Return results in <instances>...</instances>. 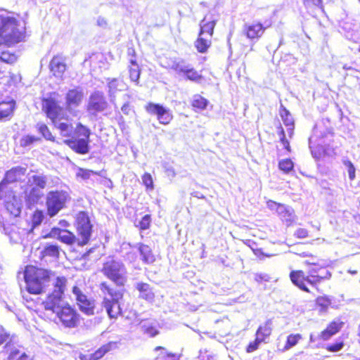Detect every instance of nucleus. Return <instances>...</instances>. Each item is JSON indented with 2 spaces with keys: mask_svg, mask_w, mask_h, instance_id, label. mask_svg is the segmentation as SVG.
Segmentation results:
<instances>
[{
  "mask_svg": "<svg viewBox=\"0 0 360 360\" xmlns=\"http://www.w3.org/2000/svg\"><path fill=\"white\" fill-rule=\"evenodd\" d=\"M84 100V93L79 86L69 89L66 91L64 106L59 100V94L52 91L41 98V110L62 136H69L66 132L72 130V124L68 113L76 115V108L82 104Z\"/></svg>",
  "mask_w": 360,
  "mask_h": 360,
  "instance_id": "f257e3e1",
  "label": "nucleus"
},
{
  "mask_svg": "<svg viewBox=\"0 0 360 360\" xmlns=\"http://www.w3.org/2000/svg\"><path fill=\"white\" fill-rule=\"evenodd\" d=\"M98 288L103 295L102 307L110 319H117L122 315L120 301L124 297V288L115 287L108 281H102Z\"/></svg>",
  "mask_w": 360,
  "mask_h": 360,
  "instance_id": "f03ea898",
  "label": "nucleus"
},
{
  "mask_svg": "<svg viewBox=\"0 0 360 360\" xmlns=\"http://www.w3.org/2000/svg\"><path fill=\"white\" fill-rule=\"evenodd\" d=\"M55 273L47 269L27 265L24 269L25 289L32 295H40L46 291Z\"/></svg>",
  "mask_w": 360,
  "mask_h": 360,
  "instance_id": "7ed1b4c3",
  "label": "nucleus"
},
{
  "mask_svg": "<svg viewBox=\"0 0 360 360\" xmlns=\"http://www.w3.org/2000/svg\"><path fill=\"white\" fill-rule=\"evenodd\" d=\"M291 282L299 289L310 292L307 285L315 286L331 277V273L326 266L319 264L308 271L307 274L302 270H292L289 274Z\"/></svg>",
  "mask_w": 360,
  "mask_h": 360,
  "instance_id": "20e7f679",
  "label": "nucleus"
},
{
  "mask_svg": "<svg viewBox=\"0 0 360 360\" xmlns=\"http://www.w3.org/2000/svg\"><path fill=\"white\" fill-rule=\"evenodd\" d=\"M0 46L11 47L22 41L25 32L19 29L18 21L15 18L0 15Z\"/></svg>",
  "mask_w": 360,
  "mask_h": 360,
  "instance_id": "39448f33",
  "label": "nucleus"
},
{
  "mask_svg": "<svg viewBox=\"0 0 360 360\" xmlns=\"http://www.w3.org/2000/svg\"><path fill=\"white\" fill-rule=\"evenodd\" d=\"M101 272L117 287H124L127 281L125 266L122 261L117 259L114 256L108 257L103 262Z\"/></svg>",
  "mask_w": 360,
  "mask_h": 360,
  "instance_id": "423d86ee",
  "label": "nucleus"
},
{
  "mask_svg": "<svg viewBox=\"0 0 360 360\" xmlns=\"http://www.w3.org/2000/svg\"><path fill=\"white\" fill-rule=\"evenodd\" d=\"M91 130L82 122H77L75 134L70 138L65 139L63 143L72 151L79 155H86L89 152Z\"/></svg>",
  "mask_w": 360,
  "mask_h": 360,
  "instance_id": "0eeeda50",
  "label": "nucleus"
},
{
  "mask_svg": "<svg viewBox=\"0 0 360 360\" xmlns=\"http://www.w3.org/2000/svg\"><path fill=\"white\" fill-rule=\"evenodd\" d=\"M75 228L79 236L77 245L84 246L87 245L91 237L93 225L86 212H79L75 217Z\"/></svg>",
  "mask_w": 360,
  "mask_h": 360,
  "instance_id": "6e6552de",
  "label": "nucleus"
},
{
  "mask_svg": "<svg viewBox=\"0 0 360 360\" xmlns=\"http://www.w3.org/2000/svg\"><path fill=\"white\" fill-rule=\"evenodd\" d=\"M56 315L58 319V323L65 328H76L80 323V314L73 306L68 303L60 307L56 311Z\"/></svg>",
  "mask_w": 360,
  "mask_h": 360,
  "instance_id": "1a4fd4ad",
  "label": "nucleus"
},
{
  "mask_svg": "<svg viewBox=\"0 0 360 360\" xmlns=\"http://www.w3.org/2000/svg\"><path fill=\"white\" fill-rule=\"evenodd\" d=\"M68 199V193L64 191H51L46 199V213L50 217L56 215L63 208Z\"/></svg>",
  "mask_w": 360,
  "mask_h": 360,
  "instance_id": "9d476101",
  "label": "nucleus"
},
{
  "mask_svg": "<svg viewBox=\"0 0 360 360\" xmlns=\"http://www.w3.org/2000/svg\"><path fill=\"white\" fill-rule=\"evenodd\" d=\"M184 63L185 61L183 59L179 61H175L171 68L176 74L184 77V79L200 83L204 79L202 75L193 67L185 66Z\"/></svg>",
  "mask_w": 360,
  "mask_h": 360,
  "instance_id": "9b49d317",
  "label": "nucleus"
},
{
  "mask_svg": "<svg viewBox=\"0 0 360 360\" xmlns=\"http://www.w3.org/2000/svg\"><path fill=\"white\" fill-rule=\"evenodd\" d=\"M144 108L148 114L155 115L159 123L161 124L168 125L174 118L170 110L160 103L149 102Z\"/></svg>",
  "mask_w": 360,
  "mask_h": 360,
  "instance_id": "f8f14e48",
  "label": "nucleus"
},
{
  "mask_svg": "<svg viewBox=\"0 0 360 360\" xmlns=\"http://www.w3.org/2000/svg\"><path fill=\"white\" fill-rule=\"evenodd\" d=\"M72 293L75 295L77 304L81 311L86 315H93L95 309V300L89 299L77 285L72 287Z\"/></svg>",
  "mask_w": 360,
  "mask_h": 360,
  "instance_id": "ddd939ff",
  "label": "nucleus"
},
{
  "mask_svg": "<svg viewBox=\"0 0 360 360\" xmlns=\"http://www.w3.org/2000/svg\"><path fill=\"white\" fill-rule=\"evenodd\" d=\"M108 102L105 99V95L101 91H94L92 93L89 98V102L86 105V110L94 115L98 112L104 111L108 108Z\"/></svg>",
  "mask_w": 360,
  "mask_h": 360,
  "instance_id": "4468645a",
  "label": "nucleus"
},
{
  "mask_svg": "<svg viewBox=\"0 0 360 360\" xmlns=\"http://www.w3.org/2000/svg\"><path fill=\"white\" fill-rule=\"evenodd\" d=\"M217 19L212 13L206 14L200 22L198 34L212 38Z\"/></svg>",
  "mask_w": 360,
  "mask_h": 360,
  "instance_id": "2eb2a0df",
  "label": "nucleus"
},
{
  "mask_svg": "<svg viewBox=\"0 0 360 360\" xmlns=\"http://www.w3.org/2000/svg\"><path fill=\"white\" fill-rule=\"evenodd\" d=\"M344 322L340 319L330 321L319 335L322 341L329 340L333 335L338 333L344 326Z\"/></svg>",
  "mask_w": 360,
  "mask_h": 360,
  "instance_id": "dca6fc26",
  "label": "nucleus"
},
{
  "mask_svg": "<svg viewBox=\"0 0 360 360\" xmlns=\"http://www.w3.org/2000/svg\"><path fill=\"white\" fill-rule=\"evenodd\" d=\"M270 26L271 23H269L266 26L260 22L247 24L244 26L243 33L250 40L258 39L262 36L266 27Z\"/></svg>",
  "mask_w": 360,
  "mask_h": 360,
  "instance_id": "f3484780",
  "label": "nucleus"
},
{
  "mask_svg": "<svg viewBox=\"0 0 360 360\" xmlns=\"http://www.w3.org/2000/svg\"><path fill=\"white\" fill-rule=\"evenodd\" d=\"M16 102L13 99L0 101V122L10 121L14 115Z\"/></svg>",
  "mask_w": 360,
  "mask_h": 360,
  "instance_id": "a211bd4d",
  "label": "nucleus"
},
{
  "mask_svg": "<svg viewBox=\"0 0 360 360\" xmlns=\"http://www.w3.org/2000/svg\"><path fill=\"white\" fill-rule=\"evenodd\" d=\"M322 136H311L309 139V148L311 149L313 156L316 158H320L327 153L326 147L321 145L319 142H321Z\"/></svg>",
  "mask_w": 360,
  "mask_h": 360,
  "instance_id": "6ab92c4d",
  "label": "nucleus"
},
{
  "mask_svg": "<svg viewBox=\"0 0 360 360\" xmlns=\"http://www.w3.org/2000/svg\"><path fill=\"white\" fill-rule=\"evenodd\" d=\"M26 174V168L16 167L6 172L4 181L7 183H15L24 181Z\"/></svg>",
  "mask_w": 360,
  "mask_h": 360,
  "instance_id": "aec40b11",
  "label": "nucleus"
},
{
  "mask_svg": "<svg viewBox=\"0 0 360 360\" xmlns=\"http://www.w3.org/2000/svg\"><path fill=\"white\" fill-rule=\"evenodd\" d=\"M63 297V296L51 292L42 302V305L46 310H50L53 312H56V309H58L60 307L59 304L62 301Z\"/></svg>",
  "mask_w": 360,
  "mask_h": 360,
  "instance_id": "412c9836",
  "label": "nucleus"
},
{
  "mask_svg": "<svg viewBox=\"0 0 360 360\" xmlns=\"http://www.w3.org/2000/svg\"><path fill=\"white\" fill-rule=\"evenodd\" d=\"M66 64L58 56H53L49 63V69L55 77H61L66 70Z\"/></svg>",
  "mask_w": 360,
  "mask_h": 360,
  "instance_id": "4be33fe9",
  "label": "nucleus"
},
{
  "mask_svg": "<svg viewBox=\"0 0 360 360\" xmlns=\"http://www.w3.org/2000/svg\"><path fill=\"white\" fill-rule=\"evenodd\" d=\"M138 250L141 255V259L144 264H150L155 261V256L149 245L143 243H139Z\"/></svg>",
  "mask_w": 360,
  "mask_h": 360,
  "instance_id": "5701e85b",
  "label": "nucleus"
},
{
  "mask_svg": "<svg viewBox=\"0 0 360 360\" xmlns=\"http://www.w3.org/2000/svg\"><path fill=\"white\" fill-rule=\"evenodd\" d=\"M279 115L283 122V124L288 127L289 136L291 137L293 134L295 128V122L292 116L290 113L289 110L283 105L280 107Z\"/></svg>",
  "mask_w": 360,
  "mask_h": 360,
  "instance_id": "b1692460",
  "label": "nucleus"
},
{
  "mask_svg": "<svg viewBox=\"0 0 360 360\" xmlns=\"http://www.w3.org/2000/svg\"><path fill=\"white\" fill-rule=\"evenodd\" d=\"M210 104L208 99L200 94H194L191 101V106L193 111L200 112L207 109Z\"/></svg>",
  "mask_w": 360,
  "mask_h": 360,
  "instance_id": "393cba45",
  "label": "nucleus"
},
{
  "mask_svg": "<svg viewBox=\"0 0 360 360\" xmlns=\"http://www.w3.org/2000/svg\"><path fill=\"white\" fill-rule=\"evenodd\" d=\"M271 333L272 322L271 320H267L258 327L255 333V337L262 342H264L266 339L270 337Z\"/></svg>",
  "mask_w": 360,
  "mask_h": 360,
  "instance_id": "a878e982",
  "label": "nucleus"
},
{
  "mask_svg": "<svg viewBox=\"0 0 360 360\" xmlns=\"http://www.w3.org/2000/svg\"><path fill=\"white\" fill-rule=\"evenodd\" d=\"M136 288L139 292V297L145 300L151 301L155 297V294L150 284L140 282L136 285Z\"/></svg>",
  "mask_w": 360,
  "mask_h": 360,
  "instance_id": "bb28decb",
  "label": "nucleus"
},
{
  "mask_svg": "<svg viewBox=\"0 0 360 360\" xmlns=\"http://www.w3.org/2000/svg\"><path fill=\"white\" fill-rule=\"evenodd\" d=\"M212 38L198 34L194 42L195 48L200 53H205L212 46Z\"/></svg>",
  "mask_w": 360,
  "mask_h": 360,
  "instance_id": "cd10ccee",
  "label": "nucleus"
},
{
  "mask_svg": "<svg viewBox=\"0 0 360 360\" xmlns=\"http://www.w3.org/2000/svg\"><path fill=\"white\" fill-rule=\"evenodd\" d=\"M5 207L8 214L12 217H18L21 212L20 202L14 195L5 202Z\"/></svg>",
  "mask_w": 360,
  "mask_h": 360,
  "instance_id": "c85d7f7f",
  "label": "nucleus"
},
{
  "mask_svg": "<svg viewBox=\"0 0 360 360\" xmlns=\"http://www.w3.org/2000/svg\"><path fill=\"white\" fill-rule=\"evenodd\" d=\"M60 248L56 244H48L41 251V259L49 257L57 259L59 258Z\"/></svg>",
  "mask_w": 360,
  "mask_h": 360,
  "instance_id": "c756f323",
  "label": "nucleus"
},
{
  "mask_svg": "<svg viewBox=\"0 0 360 360\" xmlns=\"http://www.w3.org/2000/svg\"><path fill=\"white\" fill-rule=\"evenodd\" d=\"M44 196L41 189L32 187L25 195V201L28 205L37 204Z\"/></svg>",
  "mask_w": 360,
  "mask_h": 360,
  "instance_id": "7c9ffc66",
  "label": "nucleus"
},
{
  "mask_svg": "<svg viewBox=\"0 0 360 360\" xmlns=\"http://www.w3.org/2000/svg\"><path fill=\"white\" fill-rule=\"evenodd\" d=\"M117 342H109L96 350L91 356V359L98 360L102 358L107 352L117 347Z\"/></svg>",
  "mask_w": 360,
  "mask_h": 360,
  "instance_id": "2f4dec72",
  "label": "nucleus"
},
{
  "mask_svg": "<svg viewBox=\"0 0 360 360\" xmlns=\"http://www.w3.org/2000/svg\"><path fill=\"white\" fill-rule=\"evenodd\" d=\"M67 283L68 279L66 277L63 276H57L54 280L53 289L51 292L63 297L66 290Z\"/></svg>",
  "mask_w": 360,
  "mask_h": 360,
  "instance_id": "473e14b6",
  "label": "nucleus"
},
{
  "mask_svg": "<svg viewBox=\"0 0 360 360\" xmlns=\"http://www.w3.org/2000/svg\"><path fill=\"white\" fill-rule=\"evenodd\" d=\"M129 77L131 82L136 85L139 84V79L141 75V69L137 61L130 60L128 67Z\"/></svg>",
  "mask_w": 360,
  "mask_h": 360,
  "instance_id": "72a5a7b5",
  "label": "nucleus"
},
{
  "mask_svg": "<svg viewBox=\"0 0 360 360\" xmlns=\"http://www.w3.org/2000/svg\"><path fill=\"white\" fill-rule=\"evenodd\" d=\"M58 240L66 245H72L76 242L77 243L78 239H77L76 236L72 231L68 229H64Z\"/></svg>",
  "mask_w": 360,
  "mask_h": 360,
  "instance_id": "f704fd0d",
  "label": "nucleus"
},
{
  "mask_svg": "<svg viewBox=\"0 0 360 360\" xmlns=\"http://www.w3.org/2000/svg\"><path fill=\"white\" fill-rule=\"evenodd\" d=\"M278 169L284 174H289L294 170V162L290 158H285L278 162Z\"/></svg>",
  "mask_w": 360,
  "mask_h": 360,
  "instance_id": "c9c22d12",
  "label": "nucleus"
},
{
  "mask_svg": "<svg viewBox=\"0 0 360 360\" xmlns=\"http://www.w3.org/2000/svg\"><path fill=\"white\" fill-rule=\"evenodd\" d=\"M315 304L321 311H326L331 304V301L326 295L319 296L315 300Z\"/></svg>",
  "mask_w": 360,
  "mask_h": 360,
  "instance_id": "e433bc0d",
  "label": "nucleus"
},
{
  "mask_svg": "<svg viewBox=\"0 0 360 360\" xmlns=\"http://www.w3.org/2000/svg\"><path fill=\"white\" fill-rule=\"evenodd\" d=\"M37 129L38 131L43 136L45 139L52 142L56 141L55 136L52 134L50 129L46 124L41 123L39 124Z\"/></svg>",
  "mask_w": 360,
  "mask_h": 360,
  "instance_id": "4c0bfd02",
  "label": "nucleus"
},
{
  "mask_svg": "<svg viewBox=\"0 0 360 360\" xmlns=\"http://www.w3.org/2000/svg\"><path fill=\"white\" fill-rule=\"evenodd\" d=\"M297 255L299 257H302V258H306V259L307 258H311V261H303V264L305 266H316L318 265V264L319 262V257L316 255H314L313 254L308 253V252H300V253H297Z\"/></svg>",
  "mask_w": 360,
  "mask_h": 360,
  "instance_id": "58836bf2",
  "label": "nucleus"
},
{
  "mask_svg": "<svg viewBox=\"0 0 360 360\" xmlns=\"http://www.w3.org/2000/svg\"><path fill=\"white\" fill-rule=\"evenodd\" d=\"M302 339V335L299 333L290 334L286 338V342L283 347V350H288L295 346Z\"/></svg>",
  "mask_w": 360,
  "mask_h": 360,
  "instance_id": "ea45409f",
  "label": "nucleus"
},
{
  "mask_svg": "<svg viewBox=\"0 0 360 360\" xmlns=\"http://www.w3.org/2000/svg\"><path fill=\"white\" fill-rule=\"evenodd\" d=\"M141 180L146 191H151L155 188L153 178L150 173H143L141 176Z\"/></svg>",
  "mask_w": 360,
  "mask_h": 360,
  "instance_id": "a19ab883",
  "label": "nucleus"
},
{
  "mask_svg": "<svg viewBox=\"0 0 360 360\" xmlns=\"http://www.w3.org/2000/svg\"><path fill=\"white\" fill-rule=\"evenodd\" d=\"M7 360H31L29 356L24 352L15 349L11 351Z\"/></svg>",
  "mask_w": 360,
  "mask_h": 360,
  "instance_id": "79ce46f5",
  "label": "nucleus"
},
{
  "mask_svg": "<svg viewBox=\"0 0 360 360\" xmlns=\"http://www.w3.org/2000/svg\"><path fill=\"white\" fill-rule=\"evenodd\" d=\"M93 174L99 175V172H94V171L91 170V169H84V168L79 167L77 169V172L75 176H76L77 179H82V180H87Z\"/></svg>",
  "mask_w": 360,
  "mask_h": 360,
  "instance_id": "37998d69",
  "label": "nucleus"
},
{
  "mask_svg": "<svg viewBox=\"0 0 360 360\" xmlns=\"http://www.w3.org/2000/svg\"><path fill=\"white\" fill-rule=\"evenodd\" d=\"M34 187H37L41 190L44 189L47 184V178L43 175H34L32 176Z\"/></svg>",
  "mask_w": 360,
  "mask_h": 360,
  "instance_id": "c03bdc74",
  "label": "nucleus"
},
{
  "mask_svg": "<svg viewBox=\"0 0 360 360\" xmlns=\"http://www.w3.org/2000/svg\"><path fill=\"white\" fill-rule=\"evenodd\" d=\"M151 221V215L146 214L142 217L141 220L139 221V224L136 225V227H138L141 231L147 230L150 227Z\"/></svg>",
  "mask_w": 360,
  "mask_h": 360,
  "instance_id": "a18cd8bd",
  "label": "nucleus"
},
{
  "mask_svg": "<svg viewBox=\"0 0 360 360\" xmlns=\"http://www.w3.org/2000/svg\"><path fill=\"white\" fill-rule=\"evenodd\" d=\"M9 183L4 180L0 183V199H9L12 197V193L10 188L8 187Z\"/></svg>",
  "mask_w": 360,
  "mask_h": 360,
  "instance_id": "49530a36",
  "label": "nucleus"
},
{
  "mask_svg": "<svg viewBox=\"0 0 360 360\" xmlns=\"http://www.w3.org/2000/svg\"><path fill=\"white\" fill-rule=\"evenodd\" d=\"M345 342L342 340L335 341L333 343L328 344L326 346L325 349L329 352H338L341 351L345 347Z\"/></svg>",
  "mask_w": 360,
  "mask_h": 360,
  "instance_id": "de8ad7c7",
  "label": "nucleus"
},
{
  "mask_svg": "<svg viewBox=\"0 0 360 360\" xmlns=\"http://www.w3.org/2000/svg\"><path fill=\"white\" fill-rule=\"evenodd\" d=\"M141 330L144 334L149 337H155L159 333L158 330L155 326L150 323H143L141 325Z\"/></svg>",
  "mask_w": 360,
  "mask_h": 360,
  "instance_id": "09e8293b",
  "label": "nucleus"
},
{
  "mask_svg": "<svg viewBox=\"0 0 360 360\" xmlns=\"http://www.w3.org/2000/svg\"><path fill=\"white\" fill-rule=\"evenodd\" d=\"M44 219L43 212L39 210H35L31 217L32 227L38 226Z\"/></svg>",
  "mask_w": 360,
  "mask_h": 360,
  "instance_id": "8fccbe9b",
  "label": "nucleus"
},
{
  "mask_svg": "<svg viewBox=\"0 0 360 360\" xmlns=\"http://www.w3.org/2000/svg\"><path fill=\"white\" fill-rule=\"evenodd\" d=\"M292 210L289 209L287 206L282 204L281 207L277 211L278 215L283 220H288L292 216Z\"/></svg>",
  "mask_w": 360,
  "mask_h": 360,
  "instance_id": "3c124183",
  "label": "nucleus"
},
{
  "mask_svg": "<svg viewBox=\"0 0 360 360\" xmlns=\"http://www.w3.org/2000/svg\"><path fill=\"white\" fill-rule=\"evenodd\" d=\"M271 277L269 274L266 273H256L254 275V280L258 284H263L269 282Z\"/></svg>",
  "mask_w": 360,
  "mask_h": 360,
  "instance_id": "603ef678",
  "label": "nucleus"
},
{
  "mask_svg": "<svg viewBox=\"0 0 360 360\" xmlns=\"http://www.w3.org/2000/svg\"><path fill=\"white\" fill-rule=\"evenodd\" d=\"M40 139L32 135H26L21 138L20 144L22 146L25 147L32 144L34 142L39 141Z\"/></svg>",
  "mask_w": 360,
  "mask_h": 360,
  "instance_id": "864d4df0",
  "label": "nucleus"
},
{
  "mask_svg": "<svg viewBox=\"0 0 360 360\" xmlns=\"http://www.w3.org/2000/svg\"><path fill=\"white\" fill-rule=\"evenodd\" d=\"M303 4L308 8H322L323 0H303Z\"/></svg>",
  "mask_w": 360,
  "mask_h": 360,
  "instance_id": "5fc2aeb1",
  "label": "nucleus"
},
{
  "mask_svg": "<svg viewBox=\"0 0 360 360\" xmlns=\"http://www.w3.org/2000/svg\"><path fill=\"white\" fill-rule=\"evenodd\" d=\"M345 165L347 168L349 179L351 181L354 180L356 177V169L353 165V163L349 160H346L344 162Z\"/></svg>",
  "mask_w": 360,
  "mask_h": 360,
  "instance_id": "6e6d98bb",
  "label": "nucleus"
},
{
  "mask_svg": "<svg viewBox=\"0 0 360 360\" xmlns=\"http://www.w3.org/2000/svg\"><path fill=\"white\" fill-rule=\"evenodd\" d=\"M17 58L14 53L8 52H2L0 56V60L7 63H13L16 60Z\"/></svg>",
  "mask_w": 360,
  "mask_h": 360,
  "instance_id": "4d7b16f0",
  "label": "nucleus"
},
{
  "mask_svg": "<svg viewBox=\"0 0 360 360\" xmlns=\"http://www.w3.org/2000/svg\"><path fill=\"white\" fill-rule=\"evenodd\" d=\"M262 342L255 337L254 341L250 342L246 347L245 351L247 353H252L259 348V345Z\"/></svg>",
  "mask_w": 360,
  "mask_h": 360,
  "instance_id": "13d9d810",
  "label": "nucleus"
},
{
  "mask_svg": "<svg viewBox=\"0 0 360 360\" xmlns=\"http://www.w3.org/2000/svg\"><path fill=\"white\" fill-rule=\"evenodd\" d=\"M64 229H61L58 227H53L51 229L50 232L45 235L44 238H53L57 237L59 239L60 236L63 233Z\"/></svg>",
  "mask_w": 360,
  "mask_h": 360,
  "instance_id": "bf43d9fd",
  "label": "nucleus"
},
{
  "mask_svg": "<svg viewBox=\"0 0 360 360\" xmlns=\"http://www.w3.org/2000/svg\"><path fill=\"white\" fill-rule=\"evenodd\" d=\"M294 236L300 239L306 238L310 236L309 233L307 229L304 228H298L294 233Z\"/></svg>",
  "mask_w": 360,
  "mask_h": 360,
  "instance_id": "052dcab7",
  "label": "nucleus"
},
{
  "mask_svg": "<svg viewBox=\"0 0 360 360\" xmlns=\"http://www.w3.org/2000/svg\"><path fill=\"white\" fill-rule=\"evenodd\" d=\"M266 205L270 210H275L276 212L282 205L281 203L277 202L272 200H267Z\"/></svg>",
  "mask_w": 360,
  "mask_h": 360,
  "instance_id": "680f3d73",
  "label": "nucleus"
},
{
  "mask_svg": "<svg viewBox=\"0 0 360 360\" xmlns=\"http://www.w3.org/2000/svg\"><path fill=\"white\" fill-rule=\"evenodd\" d=\"M127 53L128 57H129V61L130 60L137 61L136 60V50L134 47L128 48Z\"/></svg>",
  "mask_w": 360,
  "mask_h": 360,
  "instance_id": "e2e57ef3",
  "label": "nucleus"
},
{
  "mask_svg": "<svg viewBox=\"0 0 360 360\" xmlns=\"http://www.w3.org/2000/svg\"><path fill=\"white\" fill-rule=\"evenodd\" d=\"M253 252L255 256H257L259 259H264L266 257H270V255H267L263 252L262 250L260 248L253 250Z\"/></svg>",
  "mask_w": 360,
  "mask_h": 360,
  "instance_id": "0e129e2a",
  "label": "nucleus"
},
{
  "mask_svg": "<svg viewBox=\"0 0 360 360\" xmlns=\"http://www.w3.org/2000/svg\"><path fill=\"white\" fill-rule=\"evenodd\" d=\"M280 142L283 144L285 150H286L287 153H290L291 152V148H290V143L289 141L286 139V138H282V139H280Z\"/></svg>",
  "mask_w": 360,
  "mask_h": 360,
  "instance_id": "69168bd1",
  "label": "nucleus"
},
{
  "mask_svg": "<svg viewBox=\"0 0 360 360\" xmlns=\"http://www.w3.org/2000/svg\"><path fill=\"white\" fill-rule=\"evenodd\" d=\"M117 82H118V79H116V78L112 79L108 82V86H109L110 89L116 90V85H117Z\"/></svg>",
  "mask_w": 360,
  "mask_h": 360,
  "instance_id": "338daca9",
  "label": "nucleus"
},
{
  "mask_svg": "<svg viewBox=\"0 0 360 360\" xmlns=\"http://www.w3.org/2000/svg\"><path fill=\"white\" fill-rule=\"evenodd\" d=\"M278 134L280 137V139H282L283 137V138H285V131H284V129L282 127L281 125H280L278 127Z\"/></svg>",
  "mask_w": 360,
  "mask_h": 360,
  "instance_id": "774afa93",
  "label": "nucleus"
}]
</instances>
